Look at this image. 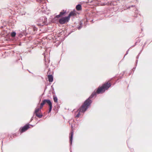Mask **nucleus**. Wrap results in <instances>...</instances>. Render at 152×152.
<instances>
[{"label":"nucleus","instance_id":"obj_1","mask_svg":"<svg viewBox=\"0 0 152 152\" xmlns=\"http://www.w3.org/2000/svg\"><path fill=\"white\" fill-rule=\"evenodd\" d=\"M111 85L110 83L107 82L103 84L101 86H99L97 88L96 92L94 91L90 96L84 102L83 104L82 108L84 109V110H87L92 103V101L91 99L96 95V94H100L104 93L111 86Z\"/></svg>","mask_w":152,"mask_h":152},{"label":"nucleus","instance_id":"obj_2","mask_svg":"<svg viewBox=\"0 0 152 152\" xmlns=\"http://www.w3.org/2000/svg\"><path fill=\"white\" fill-rule=\"evenodd\" d=\"M36 24L40 27L43 26L44 25H48L47 19L46 17L44 16L41 17L37 22Z\"/></svg>","mask_w":152,"mask_h":152},{"label":"nucleus","instance_id":"obj_3","mask_svg":"<svg viewBox=\"0 0 152 152\" xmlns=\"http://www.w3.org/2000/svg\"><path fill=\"white\" fill-rule=\"evenodd\" d=\"M48 104L49 106V109L48 110V113H50L51 112L52 108V103L50 100L49 99H44L42 101V102L40 104V105L43 107L44 105L46 103Z\"/></svg>","mask_w":152,"mask_h":152},{"label":"nucleus","instance_id":"obj_4","mask_svg":"<svg viewBox=\"0 0 152 152\" xmlns=\"http://www.w3.org/2000/svg\"><path fill=\"white\" fill-rule=\"evenodd\" d=\"M69 20L67 16L63 17L59 19L58 22L61 25L64 24L68 22Z\"/></svg>","mask_w":152,"mask_h":152},{"label":"nucleus","instance_id":"obj_5","mask_svg":"<svg viewBox=\"0 0 152 152\" xmlns=\"http://www.w3.org/2000/svg\"><path fill=\"white\" fill-rule=\"evenodd\" d=\"M34 114H35L36 116L39 118H41L43 115L42 114L41 111L39 108H36L35 111L34 112Z\"/></svg>","mask_w":152,"mask_h":152},{"label":"nucleus","instance_id":"obj_6","mask_svg":"<svg viewBox=\"0 0 152 152\" xmlns=\"http://www.w3.org/2000/svg\"><path fill=\"white\" fill-rule=\"evenodd\" d=\"M30 125L32 126V127L33 126V125H30L28 124H27L23 126L22 127L20 128V132L21 133H22L26 131L29 128H30Z\"/></svg>","mask_w":152,"mask_h":152},{"label":"nucleus","instance_id":"obj_7","mask_svg":"<svg viewBox=\"0 0 152 152\" xmlns=\"http://www.w3.org/2000/svg\"><path fill=\"white\" fill-rule=\"evenodd\" d=\"M82 106L83 105L81 106V107L79 109H78V111H79V112L75 116L76 117L78 118L79 117V116L80 114V112L84 113L86 111L84 110V108H82Z\"/></svg>","mask_w":152,"mask_h":152},{"label":"nucleus","instance_id":"obj_8","mask_svg":"<svg viewBox=\"0 0 152 152\" xmlns=\"http://www.w3.org/2000/svg\"><path fill=\"white\" fill-rule=\"evenodd\" d=\"M74 132L72 130L70 134V136H69V142H70V145H71L72 144V139L73 138Z\"/></svg>","mask_w":152,"mask_h":152},{"label":"nucleus","instance_id":"obj_9","mask_svg":"<svg viewBox=\"0 0 152 152\" xmlns=\"http://www.w3.org/2000/svg\"><path fill=\"white\" fill-rule=\"evenodd\" d=\"M66 13L65 11H64V10H63L62 12H60V13L59 15H56L55 18H59L60 17H62Z\"/></svg>","mask_w":152,"mask_h":152},{"label":"nucleus","instance_id":"obj_10","mask_svg":"<svg viewBox=\"0 0 152 152\" xmlns=\"http://www.w3.org/2000/svg\"><path fill=\"white\" fill-rule=\"evenodd\" d=\"M48 81L50 82H52L53 81V77L52 75H48Z\"/></svg>","mask_w":152,"mask_h":152},{"label":"nucleus","instance_id":"obj_11","mask_svg":"<svg viewBox=\"0 0 152 152\" xmlns=\"http://www.w3.org/2000/svg\"><path fill=\"white\" fill-rule=\"evenodd\" d=\"M76 15L75 13L73 11H72L71 12H70L69 15H68L67 17L69 18V20H70V18L71 16H74Z\"/></svg>","mask_w":152,"mask_h":152},{"label":"nucleus","instance_id":"obj_12","mask_svg":"<svg viewBox=\"0 0 152 152\" xmlns=\"http://www.w3.org/2000/svg\"><path fill=\"white\" fill-rule=\"evenodd\" d=\"M76 9L77 11H80L82 10V7L80 4H78L76 7Z\"/></svg>","mask_w":152,"mask_h":152},{"label":"nucleus","instance_id":"obj_13","mask_svg":"<svg viewBox=\"0 0 152 152\" xmlns=\"http://www.w3.org/2000/svg\"><path fill=\"white\" fill-rule=\"evenodd\" d=\"M32 28L34 31L33 34H35L38 29L35 26L32 25Z\"/></svg>","mask_w":152,"mask_h":152},{"label":"nucleus","instance_id":"obj_14","mask_svg":"<svg viewBox=\"0 0 152 152\" xmlns=\"http://www.w3.org/2000/svg\"><path fill=\"white\" fill-rule=\"evenodd\" d=\"M53 100L54 102L56 103H57L58 102V99L57 96L54 95H53Z\"/></svg>","mask_w":152,"mask_h":152},{"label":"nucleus","instance_id":"obj_15","mask_svg":"<svg viewBox=\"0 0 152 152\" xmlns=\"http://www.w3.org/2000/svg\"><path fill=\"white\" fill-rule=\"evenodd\" d=\"M83 24V23L81 22L80 21L79 22V24L80 26L77 27V28L78 30H80L82 27V25Z\"/></svg>","mask_w":152,"mask_h":152},{"label":"nucleus","instance_id":"obj_16","mask_svg":"<svg viewBox=\"0 0 152 152\" xmlns=\"http://www.w3.org/2000/svg\"><path fill=\"white\" fill-rule=\"evenodd\" d=\"M50 61V60H48V61L45 59V64L46 67H48V64L49 63Z\"/></svg>","mask_w":152,"mask_h":152},{"label":"nucleus","instance_id":"obj_17","mask_svg":"<svg viewBox=\"0 0 152 152\" xmlns=\"http://www.w3.org/2000/svg\"><path fill=\"white\" fill-rule=\"evenodd\" d=\"M16 33L15 31H13V32H12L11 33V34H10L11 36L12 37H15L16 36Z\"/></svg>","mask_w":152,"mask_h":152},{"label":"nucleus","instance_id":"obj_18","mask_svg":"<svg viewBox=\"0 0 152 152\" xmlns=\"http://www.w3.org/2000/svg\"><path fill=\"white\" fill-rule=\"evenodd\" d=\"M142 51V50H141L140 51V52H141V51ZM140 53H141V52H140L139 53V54L138 55V56H137V57H136V59H136V64H137V63L138 61L137 59L138 58H139V55H140Z\"/></svg>","mask_w":152,"mask_h":152},{"label":"nucleus","instance_id":"obj_19","mask_svg":"<svg viewBox=\"0 0 152 152\" xmlns=\"http://www.w3.org/2000/svg\"><path fill=\"white\" fill-rule=\"evenodd\" d=\"M129 49H128V50H127V51L126 52V54H125V55H124V58L125 57V56L128 54V52H129Z\"/></svg>","mask_w":152,"mask_h":152},{"label":"nucleus","instance_id":"obj_20","mask_svg":"<svg viewBox=\"0 0 152 152\" xmlns=\"http://www.w3.org/2000/svg\"><path fill=\"white\" fill-rule=\"evenodd\" d=\"M51 88L52 89V90H53V91H54V88H53V86L52 85L51 86Z\"/></svg>","mask_w":152,"mask_h":152},{"label":"nucleus","instance_id":"obj_21","mask_svg":"<svg viewBox=\"0 0 152 152\" xmlns=\"http://www.w3.org/2000/svg\"><path fill=\"white\" fill-rule=\"evenodd\" d=\"M43 107L40 105L39 108H38L40 110H41V109H42V108Z\"/></svg>","mask_w":152,"mask_h":152},{"label":"nucleus","instance_id":"obj_22","mask_svg":"<svg viewBox=\"0 0 152 152\" xmlns=\"http://www.w3.org/2000/svg\"><path fill=\"white\" fill-rule=\"evenodd\" d=\"M135 68H136V67H134L133 68V69L132 70H133V73L134 72V71L135 70Z\"/></svg>","mask_w":152,"mask_h":152},{"label":"nucleus","instance_id":"obj_23","mask_svg":"<svg viewBox=\"0 0 152 152\" xmlns=\"http://www.w3.org/2000/svg\"><path fill=\"white\" fill-rule=\"evenodd\" d=\"M135 68H136V67H134L133 68V69L132 70H133V73L134 72V71L135 70Z\"/></svg>","mask_w":152,"mask_h":152},{"label":"nucleus","instance_id":"obj_24","mask_svg":"<svg viewBox=\"0 0 152 152\" xmlns=\"http://www.w3.org/2000/svg\"><path fill=\"white\" fill-rule=\"evenodd\" d=\"M135 7V5H131V6H130V7H129L130 8L131 7Z\"/></svg>","mask_w":152,"mask_h":152},{"label":"nucleus","instance_id":"obj_25","mask_svg":"<svg viewBox=\"0 0 152 152\" xmlns=\"http://www.w3.org/2000/svg\"><path fill=\"white\" fill-rule=\"evenodd\" d=\"M52 93L53 94H55V91H52Z\"/></svg>","mask_w":152,"mask_h":152},{"label":"nucleus","instance_id":"obj_26","mask_svg":"<svg viewBox=\"0 0 152 152\" xmlns=\"http://www.w3.org/2000/svg\"><path fill=\"white\" fill-rule=\"evenodd\" d=\"M33 120V117H32L31 119V121Z\"/></svg>","mask_w":152,"mask_h":152},{"label":"nucleus","instance_id":"obj_27","mask_svg":"<svg viewBox=\"0 0 152 152\" xmlns=\"http://www.w3.org/2000/svg\"><path fill=\"white\" fill-rule=\"evenodd\" d=\"M47 88V86H45V90Z\"/></svg>","mask_w":152,"mask_h":152},{"label":"nucleus","instance_id":"obj_28","mask_svg":"<svg viewBox=\"0 0 152 152\" xmlns=\"http://www.w3.org/2000/svg\"><path fill=\"white\" fill-rule=\"evenodd\" d=\"M147 43V42H145V43H144V45H145Z\"/></svg>","mask_w":152,"mask_h":152},{"label":"nucleus","instance_id":"obj_29","mask_svg":"<svg viewBox=\"0 0 152 152\" xmlns=\"http://www.w3.org/2000/svg\"><path fill=\"white\" fill-rule=\"evenodd\" d=\"M145 46V45H144L143 46H142V49Z\"/></svg>","mask_w":152,"mask_h":152},{"label":"nucleus","instance_id":"obj_30","mask_svg":"<svg viewBox=\"0 0 152 152\" xmlns=\"http://www.w3.org/2000/svg\"><path fill=\"white\" fill-rule=\"evenodd\" d=\"M71 127L72 129L73 128V126H72V125H71Z\"/></svg>","mask_w":152,"mask_h":152},{"label":"nucleus","instance_id":"obj_31","mask_svg":"<svg viewBox=\"0 0 152 152\" xmlns=\"http://www.w3.org/2000/svg\"><path fill=\"white\" fill-rule=\"evenodd\" d=\"M28 72H30V73H31V72L30 71H29V70H28Z\"/></svg>","mask_w":152,"mask_h":152},{"label":"nucleus","instance_id":"obj_32","mask_svg":"<svg viewBox=\"0 0 152 152\" xmlns=\"http://www.w3.org/2000/svg\"><path fill=\"white\" fill-rule=\"evenodd\" d=\"M106 4H105L104 3V5H106Z\"/></svg>","mask_w":152,"mask_h":152},{"label":"nucleus","instance_id":"obj_33","mask_svg":"<svg viewBox=\"0 0 152 152\" xmlns=\"http://www.w3.org/2000/svg\"><path fill=\"white\" fill-rule=\"evenodd\" d=\"M21 57V60H22V58H21V57Z\"/></svg>","mask_w":152,"mask_h":152},{"label":"nucleus","instance_id":"obj_34","mask_svg":"<svg viewBox=\"0 0 152 152\" xmlns=\"http://www.w3.org/2000/svg\"><path fill=\"white\" fill-rule=\"evenodd\" d=\"M70 152H71V151H70Z\"/></svg>","mask_w":152,"mask_h":152}]
</instances>
